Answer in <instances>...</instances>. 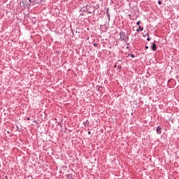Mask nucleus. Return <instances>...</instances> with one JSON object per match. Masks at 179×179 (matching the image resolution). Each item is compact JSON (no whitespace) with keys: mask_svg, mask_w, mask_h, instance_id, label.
<instances>
[{"mask_svg":"<svg viewBox=\"0 0 179 179\" xmlns=\"http://www.w3.org/2000/svg\"><path fill=\"white\" fill-rule=\"evenodd\" d=\"M94 47H96L97 45L96 43H94Z\"/></svg>","mask_w":179,"mask_h":179,"instance_id":"9d476101","label":"nucleus"},{"mask_svg":"<svg viewBox=\"0 0 179 179\" xmlns=\"http://www.w3.org/2000/svg\"><path fill=\"white\" fill-rule=\"evenodd\" d=\"M114 67H115V68H117V64H116V65H115V66H114Z\"/></svg>","mask_w":179,"mask_h":179,"instance_id":"1a4fd4ad","label":"nucleus"},{"mask_svg":"<svg viewBox=\"0 0 179 179\" xmlns=\"http://www.w3.org/2000/svg\"><path fill=\"white\" fill-rule=\"evenodd\" d=\"M136 24L139 26V24H141V21L137 22Z\"/></svg>","mask_w":179,"mask_h":179,"instance_id":"20e7f679","label":"nucleus"},{"mask_svg":"<svg viewBox=\"0 0 179 179\" xmlns=\"http://www.w3.org/2000/svg\"><path fill=\"white\" fill-rule=\"evenodd\" d=\"M132 58H135V56L134 55H131Z\"/></svg>","mask_w":179,"mask_h":179,"instance_id":"0eeeda50","label":"nucleus"},{"mask_svg":"<svg viewBox=\"0 0 179 179\" xmlns=\"http://www.w3.org/2000/svg\"><path fill=\"white\" fill-rule=\"evenodd\" d=\"M117 68H121V66H117Z\"/></svg>","mask_w":179,"mask_h":179,"instance_id":"9b49d317","label":"nucleus"},{"mask_svg":"<svg viewBox=\"0 0 179 179\" xmlns=\"http://www.w3.org/2000/svg\"><path fill=\"white\" fill-rule=\"evenodd\" d=\"M148 48H149V47L148 46H145V49L148 50Z\"/></svg>","mask_w":179,"mask_h":179,"instance_id":"6e6552de","label":"nucleus"},{"mask_svg":"<svg viewBox=\"0 0 179 179\" xmlns=\"http://www.w3.org/2000/svg\"><path fill=\"white\" fill-rule=\"evenodd\" d=\"M157 134H159V135L162 134V127L160 126L157 128Z\"/></svg>","mask_w":179,"mask_h":179,"instance_id":"f257e3e1","label":"nucleus"},{"mask_svg":"<svg viewBox=\"0 0 179 179\" xmlns=\"http://www.w3.org/2000/svg\"><path fill=\"white\" fill-rule=\"evenodd\" d=\"M88 134H90V131H89Z\"/></svg>","mask_w":179,"mask_h":179,"instance_id":"f8f14e48","label":"nucleus"},{"mask_svg":"<svg viewBox=\"0 0 179 179\" xmlns=\"http://www.w3.org/2000/svg\"><path fill=\"white\" fill-rule=\"evenodd\" d=\"M0 167H1V164H0Z\"/></svg>","mask_w":179,"mask_h":179,"instance_id":"ddd939ff","label":"nucleus"},{"mask_svg":"<svg viewBox=\"0 0 179 179\" xmlns=\"http://www.w3.org/2000/svg\"><path fill=\"white\" fill-rule=\"evenodd\" d=\"M147 40H148V41H150V37H148V38H147Z\"/></svg>","mask_w":179,"mask_h":179,"instance_id":"423d86ee","label":"nucleus"},{"mask_svg":"<svg viewBox=\"0 0 179 179\" xmlns=\"http://www.w3.org/2000/svg\"><path fill=\"white\" fill-rule=\"evenodd\" d=\"M151 48H152V50H153V51H156V50H157V47H156V43H152V47H151Z\"/></svg>","mask_w":179,"mask_h":179,"instance_id":"f03ea898","label":"nucleus"},{"mask_svg":"<svg viewBox=\"0 0 179 179\" xmlns=\"http://www.w3.org/2000/svg\"><path fill=\"white\" fill-rule=\"evenodd\" d=\"M143 31V28L141 27V26H139L138 29H136V31Z\"/></svg>","mask_w":179,"mask_h":179,"instance_id":"7ed1b4c3","label":"nucleus"},{"mask_svg":"<svg viewBox=\"0 0 179 179\" xmlns=\"http://www.w3.org/2000/svg\"><path fill=\"white\" fill-rule=\"evenodd\" d=\"M159 5H162V1H158Z\"/></svg>","mask_w":179,"mask_h":179,"instance_id":"39448f33","label":"nucleus"}]
</instances>
